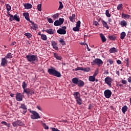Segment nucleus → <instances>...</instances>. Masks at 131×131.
<instances>
[{"label":"nucleus","instance_id":"54","mask_svg":"<svg viewBox=\"0 0 131 131\" xmlns=\"http://www.w3.org/2000/svg\"><path fill=\"white\" fill-rule=\"evenodd\" d=\"M117 64H121V63H122L121 60H117Z\"/></svg>","mask_w":131,"mask_h":131},{"label":"nucleus","instance_id":"53","mask_svg":"<svg viewBox=\"0 0 131 131\" xmlns=\"http://www.w3.org/2000/svg\"><path fill=\"white\" fill-rule=\"evenodd\" d=\"M1 123H2V124H4V125L7 126V124L8 123H7V122H6V121H2V122H1Z\"/></svg>","mask_w":131,"mask_h":131},{"label":"nucleus","instance_id":"58","mask_svg":"<svg viewBox=\"0 0 131 131\" xmlns=\"http://www.w3.org/2000/svg\"><path fill=\"white\" fill-rule=\"evenodd\" d=\"M37 108L38 110H40V111H41V108H40V106L37 105Z\"/></svg>","mask_w":131,"mask_h":131},{"label":"nucleus","instance_id":"6","mask_svg":"<svg viewBox=\"0 0 131 131\" xmlns=\"http://www.w3.org/2000/svg\"><path fill=\"white\" fill-rule=\"evenodd\" d=\"M13 127H17L18 126H24V123L20 120H17L12 122Z\"/></svg>","mask_w":131,"mask_h":131},{"label":"nucleus","instance_id":"22","mask_svg":"<svg viewBox=\"0 0 131 131\" xmlns=\"http://www.w3.org/2000/svg\"><path fill=\"white\" fill-rule=\"evenodd\" d=\"M121 16L123 19H129L130 18V15L125 13H122Z\"/></svg>","mask_w":131,"mask_h":131},{"label":"nucleus","instance_id":"59","mask_svg":"<svg viewBox=\"0 0 131 131\" xmlns=\"http://www.w3.org/2000/svg\"><path fill=\"white\" fill-rule=\"evenodd\" d=\"M86 47H87V50L88 51H89V52H90V51H91V49H90L89 48V46L88 45V44H86Z\"/></svg>","mask_w":131,"mask_h":131},{"label":"nucleus","instance_id":"63","mask_svg":"<svg viewBox=\"0 0 131 131\" xmlns=\"http://www.w3.org/2000/svg\"><path fill=\"white\" fill-rule=\"evenodd\" d=\"M9 16H10V17H14V16H13V15L9 14Z\"/></svg>","mask_w":131,"mask_h":131},{"label":"nucleus","instance_id":"52","mask_svg":"<svg viewBox=\"0 0 131 131\" xmlns=\"http://www.w3.org/2000/svg\"><path fill=\"white\" fill-rule=\"evenodd\" d=\"M48 21L49 23H53L54 21H53V19L52 18H48Z\"/></svg>","mask_w":131,"mask_h":131},{"label":"nucleus","instance_id":"11","mask_svg":"<svg viewBox=\"0 0 131 131\" xmlns=\"http://www.w3.org/2000/svg\"><path fill=\"white\" fill-rule=\"evenodd\" d=\"M94 64L98 65V66H102L103 65V61L100 58H96L93 61Z\"/></svg>","mask_w":131,"mask_h":131},{"label":"nucleus","instance_id":"60","mask_svg":"<svg viewBox=\"0 0 131 131\" xmlns=\"http://www.w3.org/2000/svg\"><path fill=\"white\" fill-rule=\"evenodd\" d=\"M15 45H16V42H13L12 43H11V46H15Z\"/></svg>","mask_w":131,"mask_h":131},{"label":"nucleus","instance_id":"4","mask_svg":"<svg viewBox=\"0 0 131 131\" xmlns=\"http://www.w3.org/2000/svg\"><path fill=\"white\" fill-rule=\"evenodd\" d=\"M73 96L76 100V102L78 105H81L82 104V100L80 98V93L78 92H75L73 94Z\"/></svg>","mask_w":131,"mask_h":131},{"label":"nucleus","instance_id":"57","mask_svg":"<svg viewBox=\"0 0 131 131\" xmlns=\"http://www.w3.org/2000/svg\"><path fill=\"white\" fill-rule=\"evenodd\" d=\"M127 80H128V82L130 83L131 82V77H130L128 78Z\"/></svg>","mask_w":131,"mask_h":131},{"label":"nucleus","instance_id":"25","mask_svg":"<svg viewBox=\"0 0 131 131\" xmlns=\"http://www.w3.org/2000/svg\"><path fill=\"white\" fill-rule=\"evenodd\" d=\"M70 20L71 22H75V14H73L70 17Z\"/></svg>","mask_w":131,"mask_h":131},{"label":"nucleus","instance_id":"32","mask_svg":"<svg viewBox=\"0 0 131 131\" xmlns=\"http://www.w3.org/2000/svg\"><path fill=\"white\" fill-rule=\"evenodd\" d=\"M4 58H6V59H12V58H13V56H12V53H8Z\"/></svg>","mask_w":131,"mask_h":131},{"label":"nucleus","instance_id":"14","mask_svg":"<svg viewBox=\"0 0 131 131\" xmlns=\"http://www.w3.org/2000/svg\"><path fill=\"white\" fill-rule=\"evenodd\" d=\"M8 64V60H7V58L5 57H2L1 58V66H3L4 67V66H6V65Z\"/></svg>","mask_w":131,"mask_h":131},{"label":"nucleus","instance_id":"9","mask_svg":"<svg viewBox=\"0 0 131 131\" xmlns=\"http://www.w3.org/2000/svg\"><path fill=\"white\" fill-rule=\"evenodd\" d=\"M64 23V18H60L58 20H55L54 23V26H60Z\"/></svg>","mask_w":131,"mask_h":131},{"label":"nucleus","instance_id":"1","mask_svg":"<svg viewBox=\"0 0 131 131\" xmlns=\"http://www.w3.org/2000/svg\"><path fill=\"white\" fill-rule=\"evenodd\" d=\"M48 72L50 75H53V76H56V77H61V73L57 71L54 68L52 67L51 69H49Z\"/></svg>","mask_w":131,"mask_h":131},{"label":"nucleus","instance_id":"24","mask_svg":"<svg viewBox=\"0 0 131 131\" xmlns=\"http://www.w3.org/2000/svg\"><path fill=\"white\" fill-rule=\"evenodd\" d=\"M89 81H92V82H94V81H95V80H96V77L94 76V75L90 76L89 77Z\"/></svg>","mask_w":131,"mask_h":131},{"label":"nucleus","instance_id":"48","mask_svg":"<svg viewBox=\"0 0 131 131\" xmlns=\"http://www.w3.org/2000/svg\"><path fill=\"white\" fill-rule=\"evenodd\" d=\"M53 18H54V19H57V18H58V17H59V14H55L54 15H53L52 16Z\"/></svg>","mask_w":131,"mask_h":131},{"label":"nucleus","instance_id":"33","mask_svg":"<svg viewBox=\"0 0 131 131\" xmlns=\"http://www.w3.org/2000/svg\"><path fill=\"white\" fill-rule=\"evenodd\" d=\"M13 19L15 21H17V22H19L20 21V18H19V16H18L17 14H15L13 16Z\"/></svg>","mask_w":131,"mask_h":131},{"label":"nucleus","instance_id":"45","mask_svg":"<svg viewBox=\"0 0 131 131\" xmlns=\"http://www.w3.org/2000/svg\"><path fill=\"white\" fill-rule=\"evenodd\" d=\"M80 24H81L80 20H78V21L76 23V27H79V28H80Z\"/></svg>","mask_w":131,"mask_h":131},{"label":"nucleus","instance_id":"27","mask_svg":"<svg viewBox=\"0 0 131 131\" xmlns=\"http://www.w3.org/2000/svg\"><path fill=\"white\" fill-rule=\"evenodd\" d=\"M54 57L56 59V60H61L62 59L61 56H59L57 53H54Z\"/></svg>","mask_w":131,"mask_h":131},{"label":"nucleus","instance_id":"7","mask_svg":"<svg viewBox=\"0 0 131 131\" xmlns=\"http://www.w3.org/2000/svg\"><path fill=\"white\" fill-rule=\"evenodd\" d=\"M113 81V79H112V78L108 76L106 77L104 79V82H105V83H106V84H107V85H108V86H110V88H111V86H112Z\"/></svg>","mask_w":131,"mask_h":131},{"label":"nucleus","instance_id":"12","mask_svg":"<svg viewBox=\"0 0 131 131\" xmlns=\"http://www.w3.org/2000/svg\"><path fill=\"white\" fill-rule=\"evenodd\" d=\"M27 94V95H34V90L27 88V90H25V92L23 93V95Z\"/></svg>","mask_w":131,"mask_h":131},{"label":"nucleus","instance_id":"61","mask_svg":"<svg viewBox=\"0 0 131 131\" xmlns=\"http://www.w3.org/2000/svg\"><path fill=\"white\" fill-rule=\"evenodd\" d=\"M10 96H11L12 98H13L14 94H13V93L10 94Z\"/></svg>","mask_w":131,"mask_h":131},{"label":"nucleus","instance_id":"19","mask_svg":"<svg viewBox=\"0 0 131 131\" xmlns=\"http://www.w3.org/2000/svg\"><path fill=\"white\" fill-rule=\"evenodd\" d=\"M27 86H28V85L27 82L25 81H23L22 83V88L24 90L23 93H24L25 91L27 90V89H26Z\"/></svg>","mask_w":131,"mask_h":131},{"label":"nucleus","instance_id":"30","mask_svg":"<svg viewBox=\"0 0 131 131\" xmlns=\"http://www.w3.org/2000/svg\"><path fill=\"white\" fill-rule=\"evenodd\" d=\"M127 109L128 108L126 105H125L122 107V112L124 114H125V113L126 112V111H127Z\"/></svg>","mask_w":131,"mask_h":131},{"label":"nucleus","instance_id":"28","mask_svg":"<svg viewBox=\"0 0 131 131\" xmlns=\"http://www.w3.org/2000/svg\"><path fill=\"white\" fill-rule=\"evenodd\" d=\"M101 23L102 24H103L104 27H105V28H106V29H109V26H108V24L106 21H105V20H102Z\"/></svg>","mask_w":131,"mask_h":131},{"label":"nucleus","instance_id":"26","mask_svg":"<svg viewBox=\"0 0 131 131\" xmlns=\"http://www.w3.org/2000/svg\"><path fill=\"white\" fill-rule=\"evenodd\" d=\"M108 38L110 40H115L116 39V36L114 35H109Z\"/></svg>","mask_w":131,"mask_h":131},{"label":"nucleus","instance_id":"64","mask_svg":"<svg viewBox=\"0 0 131 131\" xmlns=\"http://www.w3.org/2000/svg\"><path fill=\"white\" fill-rule=\"evenodd\" d=\"M119 86H123V84H119Z\"/></svg>","mask_w":131,"mask_h":131},{"label":"nucleus","instance_id":"51","mask_svg":"<svg viewBox=\"0 0 131 131\" xmlns=\"http://www.w3.org/2000/svg\"><path fill=\"white\" fill-rule=\"evenodd\" d=\"M43 126L45 129H49V126H47L46 123H43Z\"/></svg>","mask_w":131,"mask_h":131},{"label":"nucleus","instance_id":"29","mask_svg":"<svg viewBox=\"0 0 131 131\" xmlns=\"http://www.w3.org/2000/svg\"><path fill=\"white\" fill-rule=\"evenodd\" d=\"M126 36V33L125 32H122L120 34V38L121 39H124V37Z\"/></svg>","mask_w":131,"mask_h":131},{"label":"nucleus","instance_id":"21","mask_svg":"<svg viewBox=\"0 0 131 131\" xmlns=\"http://www.w3.org/2000/svg\"><path fill=\"white\" fill-rule=\"evenodd\" d=\"M100 38H101L102 42H105V41H106V40H107V39L106 38V37H105V35H104V34L100 33Z\"/></svg>","mask_w":131,"mask_h":131},{"label":"nucleus","instance_id":"10","mask_svg":"<svg viewBox=\"0 0 131 131\" xmlns=\"http://www.w3.org/2000/svg\"><path fill=\"white\" fill-rule=\"evenodd\" d=\"M67 28L66 26L62 27L61 28H59L57 32L58 34H66V29Z\"/></svg>","mask_w":131,"mask_h":131},{"label":"nucleus","instance_id":"46","mask_svg":"<svg viewBox=\"0 0 131 131\" xmlns=\"http://www.w3.org/2000/svg\"><path fill=\"white\" fill-rule=\"evenodd\" d=\"M107 62H108V63H110V65H112V64H113V59H109L108 60H107Z\"/></svg>","mask_w":131,"mask_h":131},{"label":"nucleus","instance_id":"41","mask_svg":"<svg viewBox=\"0 0 131 131\" xmlns=\"http://www.w3.org/2000/svg\"><path fill=\"white\" fill-rule=\"evenodd\" d=\"M6 7L7 11H8V12H9L11 9V6H10V5L9 4H7L6 5Z\"/></svg>","mask_w":131,"mask_h":131},{"label":"nucleus","instance_id":"38","mask_svg":"<svg viewBox=\"0 0 131 131\" xmlns=\"http://www.w3.org/2000/svg\"><path fill=\"white\" fill-rule=\"evenodd\" d=\"M64 8V6H63V4L62 3V2H59V7L58 8V10H62Z\"/></svg>","mask_w":131,"mask_h":131},{"label":"nucleus","instance_id":"8","mask_svg":"<svg viewBox=\"0 0 131 131\" xmlns=\"http://www.w3.org/2000/svg\"><path fill=\"white\" fill-rule=\"evenodd\" d=\"M104 95L106 99H110V98H111V96L112 95V92L111 90L107 89L104 92Z\"/></svg>","mask_w":131,"mask_h":131},{"label":"nucleus","instance_id":"5","mask_svg":"<svg viewBox=\"0 0 131 131\" xmlns=\"http://www.w3.org/2000/svg\"><path fill=\"white\" fill-rule=\"evenodd\" d=\"M30 113H31V118L32 119H38L40 118V116H39V114L34 111H30Z\"/></svg>","mask_w":131,"mask_h":131},{"label":"nucleus","instance_id":"3","mask_svg":"<svg viewBox=\"0 0 131 131\" xmlns=\"http://www.w3.org/2000/svg\"><path fill=\"white\" fill-rule=\"evenodd\" d=\"M72 82L74 84H77V85H78V86H79L80 88H81L84 86V82H83V81L81 80H79L78 78H76V77L73 78L72 79Z\"/></svg>","mask_w":131,"mask_h":131},{"label":"nucleus","instance_id":"18","mask_svg":"<svg viewBox=\"0 0 131 131\" xmlns=\"http://www.w3.org/2000/svg\"><path fill=\"white\" fill-rule=\"evenodd\" d=\"M46 32L48 33V34H55V30L53 29H47L46 30Z\"/></svg>","mask_w":131,"mask_h":131},{"label":"nucleus","instance_id":"17","mask_svg":"<svg viewBox=\"0 0 131 131\" xmlns=\"http://www.w3.org/2000/svg\"><path fill=\"white\" fill-rule=\"evenodd\" d=\"M25 9H26L27 10H29L30 9H32V5L29 4V3H26L24 4Z\"/></svg>","mask_w":131,"mask_h":131},{"label":"nucleus","instance_id":"62","mask_svg":"<svg viewBox=\"0 0 131 131\" xmlns=\"http://www.w3.org/2000/svg\"><path fill=\"white\" fill-rule=\"evenodd\" d=\"M108 22H110V23L112 22V19L109 18V19H108Z\"/></svg>","mask_w":131,"mask_h":131},{"label":"nucleus","instance_id":"23","mask_svg":"<svg viewBox=\"0 0 131 131\" xmlns=\"http://www.w3.org/2000/svg\"><path fill=\"white\" fill-rule=\"evenodd\" d=\"M23 15L25 16V19H27V21L30 20V19L29 18V13L28 12L24 13Z\"/></svg>","mask_w":131,"mask_h":131},{"label":"nucleus","instance_id":"55","mask_svg":"<svg viewBox=\"0 0 131 131\" xmlns=\"http://www.w3.org/2000/svg\"><path fill=\"white\" fill-rule=\"evenodd\" d=\"M13 20H14V17H10L9 18V21L10 22H12V21H13Z\"/></svg>","mask_w":131,"mask_h":131},{"label":"nucleus","instance_id":"43","mask_svg":"<svg viewBox=\"0 0 131 131\" xmlns=\"http://www.w3.org/2000/svg\"><path fill=\"white\" fill-rule=\"evenodd\" d=\"M83 68L78 67L77 68L75 69V71H78V70L83 71Z\"/></svg>","mask_w":131,"mask_h":131},{"label":"nucleus","instance_id":"44","mask_svg":"<svg viewBox=\"0 0 131 131\" xmlns=\"http://www.w3.org/2000/svg\"><path fill=\"white\" fill-rule=\"evenodd\" d=\"M73 31H79V28L78 27H75L73 28Z\"/></svg>","mask_w":131,"mask_h":131},{"label":"nucleus","instance_id":"47","mask_svg":"<svg viewBox=\"0 0 131 131\" xmlns=\"http://www.w3.org/2000/svg\"><path fill=\"white\" fill-rule=\"evenodd\" d=\"M32 28H33V29H36V28H37V25L36 24H32Z\"/></svg>","mask_w":131,"mask_h":131},{"label":"nucleus","instance_id":"31","mask_svg":"<svg viewBox=\"0 0 131 131\" xmlns=\"http://www.w3.org/2000/svg\"><path fill=\"white\" fill-rule=\"evenodd\" d=\"M117 52V50H116V48L113 47L110 49V53L111 54H113V53H116Z\"/></svg>","mask_w":131,"mask_h":131},{"label":"nucleus","instance_id":"40","mask_svg":"<svg viewBox=\"0 0 131 131\" xmlns=\"http://www.w3.org/2000/svg\"><path fill=\"white\" fill-rule=\"evenodd\" d=\"M117 10H120V11H121V10H122V4H120L118 5Z\"/></svg>","mask_w":131,"mask_h":131},{"label":"nucleus","instance_id":"50","mask_svg":"<svg viewBox=\"0 0 131 131\" xmlns=\"http://www.w3.org/2000/svg\"><path fill=\"white\" fill-rule=\"evenodd\" d=\"M98 74H99V71L96 70V71L95 72V73H94V75H93V76H95V77H96V76H97V75H98Z\"/></svg>","mask_w":131,"mask_h":131},{"label":"nucleus","instance_id":"15","mask_svg":"<svg viewBox=\"0 0 131 131\" xmlns=\"http://www.w3.org/2000/svg\"><path fill=\"white\" fill-rule=\"evenodd\" d=\"M19 108L24 110L23 112V114H25V113L27 112V107L26 106V105H25V104H21Z\"/></svg>","mask_w":131,"mask_h":131},{"label":"nucleus","instance_id":"36","mask_svg":"<svg viewBox=\"0 0 131 131\" xmlns=\"http://www.w3.org/2000/svg\"><path fill=\"white\" fill-rule=\"evenodd\" d=\"M84 71V72H90V71H91V68H83V71Z\"/></svg>","mask_w":131,"mask_h":131},{"label":"nucleus","instance_id":"39","mask_svg":"<svg viewBox=\"0 0 131 131\" xmlns=\"http://www.w3.org/2000/svg\"><path fill=\"white\" fill-rule=\"evenodd\" d=\"M37 9L39 12H41V4H38L37 6Z\"/></svg>","mask_w":131,"mask_h":131},{"label":"nucleus","instance_id":"42","mask_svg":"<svg viewBox=\"0 0 131 131\" xmlns=\"http://www.w3.org/2000/svg\"><path fill=\"white\" fill-rule=\"evenodd\" d=\"M59 42L62 45V46H65L66 45V43H65V41L63 39H61L59 40Z\"/></svg>","mask_w":131,"mask_h":131},{"label":"nucleus","instance_id":"2","mask_svg":"<svg viewBox=\"0 0 131 131\" xmlns=\"http://www.w3.org/2000/svg\"><path fill=\"white\" fill-rule=\"evenodd\" d=\"M26 58L28 62H30V63H34V62H37L38 61L37 56L34 55L29 54L26 55Z\"/></svg>","mask_w":131,"mask_h":131},{"label":"nucleus","instance_id":"13","mask_svg":"<svg viewBox=\"0 0 131 131\" xmlns=\"http://www.w3.org/2000/svg\"><path fill=\"white\" fill-rule=\"evenodd\" d=\"M15 99L16 101L21 102L23 100V95H22V94L17 92L16 94Z\"/></svg>","mask_w":131,"mask_h":131},{"label":"nucleus","instance_id":"49","mask_svg":"<svg viewBox=\"0 0 131 131\" xmlns=\"http://www.w3.org/2000/svg\"><path fill=\"white\" fill-rule=\"evenodd\" d=\"M121 82L123 84H126V83H127V81H126L125 80H122L121 81Z\"/></svg>","mask_w":131,"mask_h":131},{"label":"nucleus","instance_id":"56","mask_svg":"<svg viewBox=\"0 0 131 131\" xmlns=\"http://www.w3.org/2000/svg\"><path fill=\"white\" fill-rule=\"evenodd\" d=\"M6 126H7V127H11V123H7L6 125Z\"/></svg>","mask_w":131,"mask_h":131},{"label":"nucleus","instance_id":"37","mask_svg":"<svg viewBox=\"0 0 131 131\" xmlns=\"http://www.w3.org/2000/svg\"><path fill=\"white\" fill-rule=\"evenodd\" d=\"M25 35L27 36L28 38H30L32 36V35L30 33H25Z\"/></svg>","mask_w":131,"mask_h":131},{"label":"nucleus","instance_id":"34","mask_svg":"<svg viewBox=\"0 0 131 131\" xmlns=\"http://www.w3.org/2000/svg\"><path fill=\"white\" fill-rule=\"evenodd\" d=\"M41 39L42 40H47L48 39V37L45 34H42L41 35Z\"/></svg>","mask_w":131,"mask_h":131},{"label":"nucleus","instance_id":"16","mask_svg":"<svg viewBox=\"0 0 131 131\" xmlns=\"http://www.w3.org/2000/svg\"><path fill=\"white\" fill-rule=\"evenodd\" d=\"M51 45H52V46L53 47V49H54V50H56V51H57L58 48V45L57 44V42H56V41H52Z\"/></svg>","mask_w":131,"mask_h":131},{"label":"nucleus","instance_id":"20","mask_svg":"<svg viewBox=\"0 0 131 131\" xmlns=\"http://www.w3.org/2000/svg\"><path fill=\"white\" fill-rule=\"evenodd\" d=\"M120 24L122 27H126L127 26V22L124 20L121 21Z\"/></svg>","mask_w":131,"mask_h":131},{"label":"nucleus","instance_id":"35","mask_svg":"<svg viewBox=\"0 0 131 131\" xmlns=\"http://www.w3.org/2000/svg\"><path fill=\"white\" fill-rule=\"evenodd\" d=\"M105 15L106 17H108V18H110L111 17V14L109 12V10H107L105 11Z\"/></svg>","mask_w":131,"mask_h":131}]
</instances>
